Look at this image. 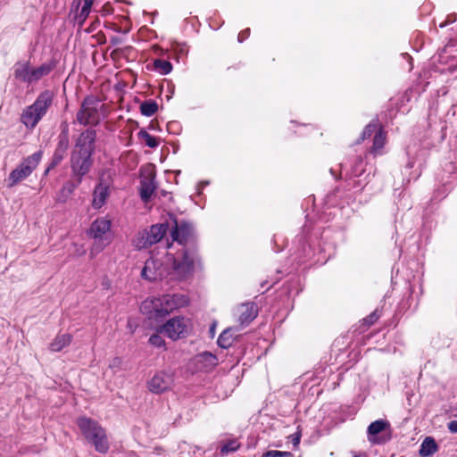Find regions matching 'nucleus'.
<instances>
[{
  "mask_svg": "<svg viewBox=\"0 0 457 457\" xmlns=\"http://www.w3.org/2000/svg\"><path fill=\"white\" fill-rule=\"evenodd\" d=\"M247 37V34L246 32H241L239 35H238V40L240 42H242L245 37Z\"/></svg>",
  "mask_w": 457,
  "mask_h": 457,
  "instance_id": "35",
  "label": "nucleus"
},
{
  "mask_svg": "<svg viewBox=\"0 0 457 457\" xmlns=\"http://www.w3.org/2000/svg\"><path fill=\"white\" fill-rule=\"evenodd\" d=\"M72 341V336L68 333L57 335L50 343L49 348L53 352H60Z\"/></svg>",
  "mask_w": 457,
  "mask_h": 457,
  "instance_id": "20",
  "label": "nucleus"
},
{
  "mask_svg": "<svg viewBox=\"0 0 457 457\" xmlns=\"http://www.w3.org/2000/svg\"><path fill=\"white\" fill-rule=\"evenodd\" d=\"M149 343L155 347H162L165 345L163 338L158 333L150 337Z\"/></svg>",
  "mask_w": 457,
  "mask_h": 457,
  "instance_id": "30",
  "label": "nucleus"
},
{
  "mask_svg": "<svg viewBox=\"0 0 457 457\" xmlns=\"http://www.w3.org/2000/svg\"><path fill=\"white\" fill-rule=\"evenodd\" d=\"M158 109V105L154 101H146L141 104L140 111L145 116L150 117L154 115Z\"/></svg>",
  "mask_w": 457,
  "mask_h": 457,
  "instance_id": "25",
  "label": "nucleus"
},
{
  "mask_svg": "<svg viewBox=\"0 0 457 457\" xmlns=\"http://www.w3.org/2000/svg\"><path fill=\"white\" fill-rule=\"evenodd\" d=\"M138 135L142 141L151 148H154L159 145V139L146 131H140Z\"/></svg>",
  "mask_w": 457,
  "mask_h": 457,
  "instance_id": "27",
  "label": "nucleus"
},
{
  "mask_svg": "<svg viewBox=\"0 0 457 457\" xmlns=\"http://www.w3.org/2000/svg\"><path fill=\"white\" fill-rule=\"evenodd\" d=\"M154 65V69L163 75L169 74L172 71L171 63L165 60H155Z\"/></svg>",
  "mask_w": 457,
  "mask_h": 457,
  "instance_id": "26",
  "label": "nucleus"
},
{
  "mask_svg": "<svg viewBox=\"0 0 457 457\" xmlns=\"http://www.w3.org/2000/svg\"><path fill=\"white\" fill-rule=\"evenodd\" d=\"M238 320L244 325L256 317V310L253 304L245 303L237 308Z\"/></svg>",
  "mask_w": 457,
  "mask_h": 457,
  "instance_id": "19",
  "label": "nucleus"
},
{
  "mask_svg": "<svg viewBox=\"0 0 457 457\" xmlns=\"http://www.w3.org/2000/svg\"><path fill=\"white\" fill-rule=\"evenodd\" d=\"M54 166H52V164L50 165V167H48V169H46V172L49 171V170H51V168H54Z\"/></svg>",
  "mask_w": 457,
  "mask_h": 457,
  "instance_id": "39",
  "label": "nucleus"
},
{
  "mask_svg": "<svg viewBox=\"0 0 457 457\" xmlns=\"http://www.w3.org/2000/svg\"><path fill=\"white\" fill-rule=\"evenodd\" d=\"M192 329L191 320L182 316L170 319L159 329V333H163L171 340H178L187 337Z\"/></svg>",
  "mask_w": 457,
  "mask_h": 457,
  "instance_id": "8",
  "label": "nucleus"
},
{
  "mask_svg": "<svg viewBox=\"0 0 457 457\" xmlns=\"http://www.w3.org/2000/svg\"><path fill=\"white\" fill-rule=\"evenodd\" d=\"M448 429L450 432L456 434L457 433V420H452L448 423Z\"/></svg>",
  "mask_w": 457,
  "mask_h": 457,
  "instance_id": "33",
  "label": "nucleus"
},
{
  "mask_svg": "<svg viewBox=\"0 0 457 457\" xmlns=\"http://www.w3.org/2000/svg\"><path fill=\"white\" fill-rule=\"evenodd\" d=\"M196 257L193 252L184 247L175 253L169 252L165 255V264L153 254L145 262L141 278L147 281H155L164 278L171 280H183L192 275Z\"/></svg>",
  "mask_w": 457,
  "mask_h": 457,
  "instance_id": "1",
  "label": "nucleus"
},
{
  "mask_svg": "<svg viewBox=\"0 0 457 457\" xmlns=\"http://www.w3.org/2000/svg\"><path fill=\"white\" fill-rule=\"evenodd\" d=\"M96 134L92 130L82 132L78 138L72 151L71 165L73 173L82 177L87 174L91 167V154L94 151Z\"/></svg>",
  "mask_w": 457,
  "mask_h": 457,
  "instance_id": "3",
  "label": "nucleus"
},
{
  "mask_svg": "<svg viewBox=\"0 0 457 457\" xmlns=\"http://www.w3.org/2000/svg\"><path fill=\"white\" fill-rule=\"evenodd\" d=\"M168 249L171 250L174 248L173 245L172 244H169L168 246H167Z\"/></svg>",
  "mask_w": 457,
  "mask_h": 457,
  "instance_id": "37",
  "label": "nucleus"
},
{
  "mask_svg": "<svg viewBox=\"0 0 457 457\" xmlns=\"http://www.w3.org/2000/svg\"><path fill=\"white\" fill-rule=\"evenodd\" d=\"M110 195V183L100 179L92 194V206L95 209L102 208Z\"/></svg>",
  "mask_w": 457,
  "mask_h": 457,
  "instance_id": "15",
  "label": "nucleus"
},
{
  "mask_svg": "<svg viewBox=\"0 0 457 457\" xmlns=\"http://www.w3.org/2000/svg\"><path fill=\"white\" fill-rule=\"evenodd\" d=\"M238 447H239L238 442L236 440H233V441L227 443L226 445H224L222 446L221 453L226 454V453H228L237 450Z\"/></svg>",
  "mask_w": 457,
  "mask_h": 457,
  "instance_id": "28",
  "label": "nucleus"
},
{
  "mask_svg": "<svg viewBox=\"0 0 457 457\" xmlns=\"http://www.w3.org/2000/svg\"><path fill=\"white\" fill-rule=\"evenodd\" d=\"M53 68L52 63H44L39 67L33 68L27 62H20L14 66V77L22 82L34 83L48 75Z\"/></svg>",
  "mask_w": 457,
  "mask_h": 457,
  "instance_id": "7",
  "label": "nucleus"
},
{
  "mask_svg": "<svg viewBox=\"0 0 457 457\" xmlns=\"http://www.w3.org/2000/svg\"><path fill=\"white\" fill-rule=\"evenodd\" d=\"M262 457H293V454L289 452L272 450L265 453Z\"/></svg>",
  "mask_w": 457,
  "mask_h": 457,
  "instance_id": "29",
  "label": "nucleus"
},
{
  "mask_svg": "<svg viewBox=\"0 0 457 457\" xmlns=\"http://www.w3.org/2000/svg\"><path fill=\"white\" fill-rule=\"evenodd\" d=\"M196 361L202 364V368L209 369L216 365L217 359L211 353H203L196 357Z\"/></svg>",
  "mask_w": 457,
  "mask_h": 457,
  "instance_id": "23",
  "label": "nucleus"
},
{
  "mask_svg": "<svg viewBox=\"0 0 457 457\" xmlns=\"http://www.w3.org/2000/svg\"><path fill=\"white\" fill-rule=\"evenodd\" d=\"M77 425L85 439L95 450L100 453H105L109 450V441L106 432L101 425L87 417H79Z\"/></svg>",
  "mask_w": 457,
  "mask_h": 457,
  "instance_id": "4",
  "label": "nucleus"
},
{
  "mask_svg": "<svg viewBox=\"0 0 457 457\" xmlns=\"http://www.w3.org/2000/svg\"><path fill=\"white\" fill-rule=\"evenodd\" d=\"M389 427V423L384 420H378L368 427L369 441L372 444H379L382 441L378 435Z\"/></svg>",
  "mask_w": 457,
  "mask_h": 457,
  "instance_id": "18",
  "label": "nucleus"
},
{
  "mask_svg": "<svg viewBox=\"0 0 457 457\" xmlns=\"http://www.w3.org/2000/svg\"><path fill=\"white\" fill-rule=\"evenodd\" d=\"M173 385L172 374L165 371L156 372L147 382V387L154 394H162L171 389Z\"/></svg>",
  "mask_w": 457,
  "mask_h": 457,
  "instance_id": "12",
  "label": "nucleus"
},
{
  "mask_svg": "<svg viewBox=\"0 0 457 457\" xmlns=\"http://www.w3.org/2000/svg\"><path fill=\"white\" fill-rule=\"evenodd\" d=\"M154 177L155 173L152 165L148 164L141 169L140 195L145 202L152 196L156 188Z\"/></svg>",
  "mask_w": 457,
  "mask_h": 457,
  "instance_id": "13",
  "label": "nucleus"
},
{
  "mask_svg": "<svg viewBox=\"0 0 457 457\" xmlns=\"http://www.w3.org/2000/svg\"><path fill=\"white\" fill-rule=\"evenodd\" d=\"M234 334L232 328L224 330L218 338V344L222 348H228L233 342Z\"/></svg>",
  "mask_w": 457,
  "mask_h": 457,
  "instance_id": "24",
  "label": "nucleus"
},
{
  "mask_svg": "<svg viewBox=\"0 0 457 457\" xmlns=\"http://www.w3.org/2000/svg\"><path fill=\"white\" fill-rule=\"evenodd\" d=\"M436 450H437V445H436L435 440L432 437L428 436L424 439V441L422 442V444L420 445V454L422 457H428V456L433 454L434 453H436Z\"/></svg>",
  "mask_w": 457,
  "mask_h": 457,
  "instance_id": "22",
  "label": "nucleus"
},
{
  "mask_svg": "<svg viewBox=\"0 0 457 457\" xmlns=\"http://www.w3.org/2000/svg\"><path fill=\"white\" fill-rule=\"evenodd\" d=\"M112 221L106 217L96 219L87 229V236L95 239L90 249L91 257L96 256L112 242Z\"/></svg>",
  "mask_w": 457,
  "mask_h": 457,
  "instance_id": "5",
  "label": "nucleus"
},
{
  "mask_svg": "<svg viewBox=\"0 0 457 457\" xmlns=\"http://www.w3.org/2000/svg\"><path fill=\"white\" fill-rule=\"evenodd\" d=\"M52 100L53 95L50 91H45L40 94L35 103L24 110L21 115L23 124L30 129L36 127L51 106Z\"/></svg>",
  "mask_w": 457,
  "mask_h": 457,
  "instance_id": "6",
  "label": "nucleus"
},
{
  "mask_svg": "<svg viewBox=\"0 0 457 457\" xmlns=\"http://www.w3.org/2000/svg\"><path fill=\"white\" fill-rule=\"evenodd\" d=\"M54 166H52V164L50 165V167H48V169H46V172L49 171V170H51V168H54Z\"/></svg>",
  "mask_w": 457,
  "mask_h": 457,
  "instance_id": "38",
  "label": "nucleus"
},
{
  "mask_svg": "<svg viewBox=\"0 0 457 457\" xmlns=\"http://www.w3.org/2000/svg\"><path fill=\"white\" fill-rule=\"evenodd\" d=\"M69 147V136L66 131H62L59 136V141L56 150L52 159V166H56L63 159Z\"/></svg>",
  "mask_w": 457,
  "mask_h": 457,
  "instance_id": "17",
  "label": "nucleus"
},
{
  "mask_svg": "<svg viewBox=\"0 0 457 457\" xmlns=\"http://www.w3.org/2000/svg\"><path fill=\"white\" fill-rule=\"evenodd\" d=\"M174 223L175 227L171 232V237L179 245H184L193 237V228L191 225L186 221H174Z\"/></svg>",
  "mask_w": 457,
  "mask_h": 457,
  "instance_id": "16",
  "label": "nucleus"
},
{
  "mask_svg": "<svg viewBox=\"0 0 457 457\" xmlns=\"http://www.w3.org/2000/svg\"><path fill=\"white\" fill-rule=\"evenodd\" d=\"M167 227L164 224L153 225L148 230L139 232L133 240L137 249H144L158 243L165 235Z\"/></svg>",
  "mask_w": 457,
  "mask_h": 457,
  "instance_id": "10",
  "label": "nucleus"
},
{
  "mask_svg": "<svg viewBox=\"0 0 457 457\" xmlns=\"http://www.w3.org/2000/svg\"><path fill=\"white\" fill-rule=\"evenodd\" d=\"M378 319V316L376 315V313H372L367 320L366 321L369 323V324H372L376 320Z\"/></svg>",
  "mask_w": 457,
  "mask_h": 457,
  "instance_id": "34",
  "label": "nucleus"
},
{
  "mask_svg": "<svg viewBox=\"0 0 457 457\" xmlns=\"http://www.w3.org/2000/svg\"><path fill=\"white\" fill-rule=\"evenodd\" d=\"M353 457H368L366 453H353Z\"/></svg>",
  "mask_w": 457,
  "mask_h": 457,
  "instance_id": "36",
  "label": "nucleus"
},
{
  "mask_svg": "<svg viewBox=\"0 0 457 457\" xmlns=\"http://www.w3.org/2000/svg\"><path fill=\"white\" fill-rule=\"evenodd\" d=\"M74 187H74V186H72V185L63 187V188L62 189V193H65V192H67V195H65L64 197H61V196H60V197L58 198V201H60V202H65V201H66V198L68 197V195H71V194L73 192Z\"/></svg>",
  "mask_w": 457,
  "mask_h": 457,
  "instance_id": "31",
  "label": "nucleus"
},
{
  "mask_svg": "<svg viewBox=\"0 0 457 457\" xmlns=\"http://www.w3.org/2000/svg\"><path fill=\"white\" fill-rule=\"evenodd\" d=\"M93 2H94V0H77L76 1L77 8L79 11V12L77 14V18L79 19L80 24H82L87 18L89 12L91 11V6H92Z\"/></svg>",
  "mask_w": 457,
  "mask_h": 457,
  "instance_id": "21",
  "label": "nucleus"
},
{
  "mask_svg": "<svg viewBox=\"0 0 457 457\" xmlns=\"http://www.w3.org/2000/svg\"><path fill=\"white\" fill-rule=\"evenodd\" d=\"M295 448L298 447L301 439V432L297 431L289 436Z\"/></svg>",
  "mask_w": 457,
  "mask_h": 457,
  "instance_id": "32",
  "label": "nucleus"
},
{
  "mask_svg": "<svg viewBox=\"0 0 457 457\" xmlns=\"http://www.w3.org/2000/svg\"><path fill=\"white\" fill-rule=\"evenodd\" d=\"M189 299L183 294L163 295L158 297H149L142 302L140 312L148 319H158L170 312L187 306Z\"/></svg>",
  "mask_w": 457,
  "mask_h": 457,
  "instance_id": "2",
  "label": "nucleus"
},
{
  "mask_svg": "<svg viewBox=\"0 0 457 457\" xmlns=\"http://www.w3.org/2000/svg\"><path fill=\"white\" fill-rule=\"evenodd\" d=\"M103 104L95 98H87L77 114V120L80 124H96L100 120L98 113L99 108Z\"/></svg>",
  "mask_w": 457,
  "mask_h": 457,
  "instance_id": "11",
  "label": "nucleus"
},
{
  "mask_svg": "<svg viewBox=\"0 0 457 457\" xmlns=\"http://www.w3.org/2000/svg\"><path fill=\"white\" fill-rule=\"evenodd\" d=\"M42 158L40 151L26 158L16 169L9 175L7 182L8 187H12L20 181L26 179L37 168Z\"/></svg>",
  "mask_w": 457,
  "mask_h": 457,
  "instance_id": "9",
  "label": "nucleus"
},
{
  "mask_svg": "<svg viewBox=\"0 0 457 457\" xmlns=\"http://www.w3.org/2000/svg\"><path fill=\"white\" fill-rule=\"evenodd\" d=\"M374 140H373V146L371 148V153L375 155L381 154V149L384 147L386 143V136L385 133L382 131V129L379 128V126L375 122H370L363 130L362 132V139L365 137H370V135L377 131Z\"/></svg>",
  "mask_w": 457,
  "mask_h": 457,
  "instance_id": "14",
  "label": "nucleus"
}]
</instances>
